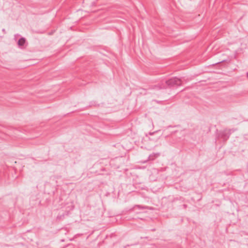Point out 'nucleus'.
<instances>
[{
	"instance_id": "nucleus-2",
	"label": "nucleus",
	"mask_w": 248,
	"mask_h": 248,
	"mask_svg": "<svg viewBox=\"0 0 248 248\" xmlns=\"http://www.w3.org/2000/svg\"><path fill=\"white\" fill-rule=\"evenodd\" d=\"M172 133H174L176 135H173L171 136V140L170 141V144L176 147L181 146V142L185 139L183 136L186 133L185 130H183L180 131L176 130L174 132H172Z\"/></svg>"
},
{
	"instance_id": "nucleus-8",
	"label": "nucleus",
	"mask_w": 248,
	"mask_h": 248,
	"mask_svg": "<svg viewBox=\"0 0 248 248\" xmlns=\"http://www.w3.org/2000/svg\"><path fill=\"white\" fill-rule=\"evenodd\" d=\"M228 130H229L230 131V132H231V134L234 132L236 129H234V128H232V129H228Z\"/></svg>"
},
{
	"instance_id": "nucleus-11",
	"label": "nucleus",
	"mask_w": 248,
	"mask_h": 248,
	"mask_svg": "<svg viewBox=\"0 0 248 248\" xmlns=\"http://www.w3.org/2000/svg\"><path fill=\"white\" fill-rule=\"evenodd\" d=\"M20 36V35H19V34H15V39H16V37H17V36Z\"/></svg>"
},
{
	"instance_id": "nucleus-9",
	"label": "nucleus",
	"mask_w": 248,
	"mask_h": 248,
	"mask_svg": "<svg viewBox=\"0 0 248 248\" xmlns=\"http://www.w3.org/2000/svg\"><path fill=\"white\" fill-rule=\"evenodd\" d=\"M96 104H95V103L94 102H90V106H96Z\"/></svg>"
},
{
	"instance_id": "nucleus-10",
	"label": "nucleus",
	"mask_w": 248,
	"mask_h": 248,
	"mask_svg": "<svg viewBox=\"0 0 248 248\" xmlns=\"http://www.w3.org/2000/svg\"><path fill=\"white\" fill-rule=\"evenodd\" d=\"M184 209H186L187 207V205L186 204H184L183 205H182Z\"/></svg>"
},
{
	"instance_id": "nucleus-1",
	"label": "nucleus",
	"mask_w": 248,
	"mask_h": 248,
	"mask_svg": "<svg viewBox=\"0 0 248 248\" xmlns=\"http://www.w3.org/2000/svg\"><path fill=\"white\" fill-rule=\"evenodd\" d=\"M182 81L180 78L176 77L171 78L164 82L162 81L161 84H156L149 86L148 89L159 90L161 89H166L167 88L177 87L182 85Z\"/></svg>"
},
{
	"instance_id": "nucleus-12",
	"label": "nucleus",
	"mask_w": 248,
	"mask_h": 248,
	"mask_svg": "<svg viewBox=\"0 0 248 248\" xmlns=\"http://www.w3.org/2000/svg\"><path fill=\"white\" fill-rule=\"evenodd\" d=\"M2 31L3 32V33L5 34L6 33V31H5V29H3L2 30Z\"/></svg>"
},
{
	"instance_id": "nucleus-4",
	"label": "nucleus",
	"mask_w": 248,
	"mask_h": 248,
	"mask_svg": "<svg viewBox=\"0 0 248 248\" xmlns=\"http://www.w3.org/2000/svg\"><path fill=\"white\" fill-rule=\"evenodd\" d=\"M149 207L147 206H143L141 205H135L132 208H130L129 210V214L134 213L136 214H140L142 212L140 211L141 210L146 209L148 208Z\"/></svg>"
},
{
	"instance_id": "nucleus-13",
	"label": "nucleus",
	"mask_w": 248,
	"mask_h": 248,
	"mask_svg": "<svg viewBox=\"0 0 248 248\" xmlns=\"http://www.w3.org/2000/svg\"><path fill=\"white\" fill-rule=\"evenodd\" d=\"M155 132H150V133H149V134H150V135H154V134L155 133Z\"/></svg>"
},
{
	"instance_id": "nucleus-3",
	"label": "nucleus",
	"mask_w": 248,
	"mask_h": 248,
	"mask_svg": "<svg viewBox=\"0 0 248 248\" xmlns=\"http://www.w3.org/2000/svg\"><path fill=\"white\" fill-rule=\"evenodd\" d=\"M217 133L216 135V140H221L223 141H226L230 137L231 132H230L228 129L218 131L217 130Z\"/></svg>"
},
{
	"instance_id": "nucleus-6",
	"label": "nucleus",
	"mask_w": 248,
	"mask_h": 248,
	"mask_svg": "<svg viewBox=\"0 0 248 248\" xmlns=\"http://www.w3.org/2000/svg\"><path fill=\"white\" fill-rule=\"evenodd\" d=\"M159 155H160V154L158 153H153V154L150 155L149 156L148 159L149 160H154L155 158H157L158 156H159Z\"/></svg>"
},
{
	"instance_id": "nucleus-7",
	"label": "nucleus",
	"mask_w": 248,
	"mask_h": 248,
	"mask_svg": "<svg viewBox=\"0 0 248 248\" xmlns=\"http://www.w3.org/2000/svg\"><path fill=\"white\" fill-rule=\"evenodd\" d=\"M226 61H227L226 60H224L221 61V62H217L216 63L213 64L212 65L220 64V63L224 62H226Z\"/></svg>"
},
{
	"instance_id": "nucleus-14",
	"label": "nucleus",
	"mask_w": 248,
	"mask_h": 248,
	"mask_svg": "<svg viewBox=\"0 0 248 248\" xmlns=\"http://www.w3.org/2000/svg\"><path fill=\"white\" fill-rule=\"evenodd\" d=\"M170 127H172V126H168V128H170Z\"/></svg>"
},
{
	"instance_id": "nucleus-5",
	"label": "nucleus",
	"mask_w": 248,
	"mask_h": 248,
	"mask_svg": "<svg viewBox=\"0 0 248 248\" xmlns=\"http://www.w3.org/2000/svg\"><path fill=\"white\" fill-rule=\"evenodd\" d=\"M17 45L19 47L21 48H24L27 46V41L25 38L21 37L18 40Z\"/></svg>"
}]
</instances>
